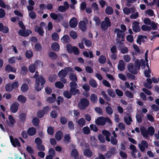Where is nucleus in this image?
Returning a JSON list of instances; mask_svg holds the SVG:
<instances>
[{
  "mask_svg": "<svg viewBox=\"0 0 159 159\" xmlns=\"http://www.w3.org/2000/svg\"><path fill=\"white\" fill-rule=\"evenodd\" d=\"M145 63L143 60L139 61V60H136L134 62V65L132 63H130L127 65V69L130 72L134 74H136L138 73L140 69L141 65H145Z\"/></svg>",
  "mask_w": 159,
  "mask_h": 159,
  "instance_id": "nucleus-1",
  "label": "nucleus"
},
{
  "mask_svg": "<svg viewBox=\"0 0 159 159\" xmlns=\"http://www.w3.org/2000/svg\"><path fill=\"white\" fill-rule=\"evenodd\" d=\"M35 82V88L37 91H39L43 88L45 80L43 76H41L36 78Z\"/></svg>",
  "mask_w": 159,
  "mask_h": 159,
  "instance_id": "nucleus-2",
  "label": "nucleus"
},
{
  "mask_svg": "<svg viewBox=\"0 0 159 159\" xmlns=\"http://www.w3.org/2000/svg\"><path fill=\"white\" fill-rule=\"evenodd\" d=\"M141 133L143 136L145 138L148 137L149 134L151 136L155 132V130L153 128L150 127L147 131L145 127H142L140 128Z\"/></svg>",
  "mask_w": 159,
  "mask_h": 159,
  "instance_id": "nucleus-3",
  "label": "nucleus"
},
{
  "mask_svg": "<svg viewBox=\"0 0 159 159\" xmlns=\"http://www.w3.org/2000/svg\"><path fill=\"white\" fill-rule=\"evenodd\" d=\"M107 122L111 124V120L107 117H100L95 120L96 124L98 125H104Z\"/></svg>",
  "mask_w": 159,
  "mask_h": 159,
  "instance_id": "nucleus-4",
  "label": "nucleus"
},
{
  "mask_svg": "<svg viewBox=\"0 0 159 159\" xmlns=\"http://www.w3.org/2000/svg\"><path fill=\"white\" fill-rule=\"evenodd\" d=\"M114 32L117 34V38L116 40L117 41L118 40L124 41V32L120 30V29H116L114 30Z\"/></svg>",
  "mask_w": 159,
  "mask_h": 159,
  "instance_id": "nucleus-5",
  "label": "nucleus"
},
{
  "mask_svg": "<svg viewBox=\"0 0 159 159\" xmlns=\"http://www.w3.org/2000/svg\"><path fill=\"white\" fill-rule=\"evenodd\" d=\"M69 85L70 88V92L72 95H75L78 93L79 90L76 89L77 86L76 83L75 82H72L70 83Z\"/></svg>",
  "mask_w": 159,
  "mask_h": 159,
  "instance_id": "nucleus-6",
  "label": "nucleus"
},
{
  "mask_svg": "<svg viewBox=\"0 0 159 159\" xmlns=\"http://www.w3.org/2000/svg\"><path fill=\"white\" fill-rule=\"evenodd\" d=\"M73 71L72 68L70 67H66L64 70H62L58 73L59 76L62 78L65 77L68 73Z\"/></svg>",
  "mask_w": 159,
  "mask_h": 159,
  "instance_id": "nucleus-7",
  "label": "nucleus"
},
{
  "mask_svg": "<svg viewBox=\"0 0 159 159\" xmlns=\"http://www.w3.org/2000/svg\"><path fill=\"white\" fill-rule=\"evenodd\" d=\"M89 101L85 98L82 99L79 104V107L80 109H84L86 107L89 105Z\"/></svg>",
  "mask_w": 159,
  "mask_h": 159,
  "instance_id": "nucleus-8",
  "label": "nucleus"
},
{
  "mask_svg": "<svg viewBox=\"0 0 159 159\" xmlns=\"http://www.w3.org/2000/svg\"><path fill=\"white\" fill-rule=\"evenodd\" d=\"M111 24L110 21V19L107 17H106L104 21L101 23V27L103 30H105L107 29L108 27L110 26Z\"/></svg>",
  "mask_w": 159,
  "mask_h": 159,
  "instance_id": "nucleus-9",
  "label": "nucleus"
},
{
  "mask_svg": "<svg viewBox=\"0 0 159 159\" xmlns=\"http://www.w3.org/2000/svg\"><path fill=\"white\" fill-rule=\"evenodd\" d=\"M138 146L140 150L142 152H144L145 149L148 148V144L146 141L143 140L141 143L138 144Z\"/></svg>",
  "mask_w": 159,
  "mask_h": 159,
  "instance_id": "nucleus-10",
  "label": "nucleus"
},
{
  "mask_svg": "<svg viewBox=\"0 0 159 159\" xmlns=\"http://www.w3.org/2000/svg\"><path fill=\"white\" fill-rule=\"evenodd\" d=\"M50 17L54 20H57V21H60L63 20V17L60 14H57L54 13H51L50 14Z\"/></svg>",
  "mask_w": 159,
  "mask_h": 159,
  "instance_id": "nucleus-11",
  "label": "nucleus"
},
{
  "mask_svg": "<svg viewBox=\"0 0 159 159\" xmlns=\"http://www.w3.org/2000/svg\"><path fill=\"white\" fill-rule=\"evenodd\" d=\"M31 31L28 30H25L22 29L20 30L18 32V34L20 36L23 37L28 36L30 34H31Z\"/></svg>",
  "mask_w": 159,
  "mask_h": 159,
  "instance_id": "nucleus-12",
  "label": "nucleus"
},
{
  "mask_svg": "<svg viewBox=\"0 0 159 159\" xmlns=\"http://www.w3.org/2000/svg\"><path fill=\"white\" fill-rule=\"evenodd\" d=\"M69 7V5L67 2H64V6H61L58 7V10L61 12H64L67 10Z\"/></svg>",
  "mask_w": 159,
  "mask_h": 159,
  "instance_id": "nucleus-13",
  "label": "nucleus"
},
{
  "mask_svg": "<svg viewBox=\"0 0 159 159\" xmlns=\"http://www.w3.org/2000/svg\"><path fill=\"white\" fill-rule=\"evenodd\" d=\"M19 106V104L17 102L13 103L10 107L11 111L13 113H16L18 110Z\"/></svg>",
  "mask_w": 159,
  "mask_h": 159,
  "instance_id": "nucleus-14",
  "label": "nucleus"
},
{
  "mask_svg": "<svg viewBox=\"0 0 159 159\" xmlns=\"http://www.w3.org/2000/svg\"><path fill=\"white\" fill-rule=\"evenodd\" d=\"M71 156L74 157L75 159H82V157H79V153L78 151L75 149H73L71 152Z\"/></svg>",
  "mask_w": 159,
  "mask_h": 159,
  "instance_id": "nucleus-15",
  "label": "nucleus"
},
{
  "mask_svg": "<svg viewBox=\"0 0 159 159\" xmlns=\"http://www.w3.org/2000/svg\"><path fill=\"white\" fill-rule=\"evenodd\" d=\"M136 11L134 8H128L126 7H124L123 9L124 13L126 15H128L131 13H134Z\"/></svg>",
  "mask_w": 159,
  "mask_h": 159,
  "instance_id": "nucleus-16",
  "label": "nucleus"
},
{
  "mask_svg": "<svg viewBox=\"0 0 159 159\" xmlns=\"http://www.w3.org/2000/svg\"><path fill=\"white\" fill-rule=\"evenodd\" d=\"M8 121H7V124L10 126L12 127L16 123V120L11 115L8 116Z\"/></svg>",
  "mask_w": 159,
  "mask_h": 159,
  "instance_id": "nucleus-17",
  "label": "nucleus"
},
{
  "mask_svg": "<svg viewBox=\"0 0 159 159\" xmlns=\"http://www.w3.org/2000/svg\"><path fill=\"white\" fill-rule=\"evenodd\" d=\"M10 140L12 145L14 147L20 146V145L18 140L16 138L13 139L10 137Z\"/></svg>",
  "mask_w": 159,
  "mask_h": 159,
  "instance_id": "nucleus-18",
  "label": "nucleus"
},
{
  "mask_svg": "<svg viewBox=\"0 0 159 159\" xmlns=\"http://www.w3.org/2000/svg\"><path fill=\"white\" fill-rule=\"evenodd\" d=\"M132 29L133 31L135 32H139L140 30L139 23L138 22L135 21L132 24Z\"/></svg>",
  "mask_w": 159,
  "mask_h": 159,
  "instance_id": "nucleus-19",
  "label": "nucleus"
},
{
  "mask_svg": "<svg viewBox=\"0 0 159 159\" xmlns=\"http://www.w3.org/2000/svg\"><path fill=\"white\" fill-rule=\"evenodd\" d=\"M78 24V21L75 18H71L69 21V25L70 27L72 28L75 27Z\"/></svg>",
  "mask_w": 159,
  "mask_h": 159,
  "instance_id": "nucleus-20",
  "label": "nucleus"
},
{
  "mask_svg": "<svg viewBox=\"0 0 159 159\" xmlns=\"http://www.w3.org/2000/svg\"><path fill=\"white\" fill-rule=\"evenodd\" d=\"M146 65L147 67V68L145 69L144 71V73L145 76L147 78H149L151 76V71L149 68V65L148 63H146Z\"/></svg>",
  "mask_w": 159,
  "mask_h": 159,
  "instance_id": "nucleus-21",
  "label": "nucleus"
},
{
  "mask_svg": "<svg viewBox=\"0 0 159 159\" xmlns=\"http://www.w3.org/2000/svg\"><path fill=\"white\" fill-rule=\"evenodd\" d=\"M147 39V37L144 35H140L138 37L137 42L139 44H141L142 42L143 43Z\"/></svg>",
  "mask_w": 159,
  "mask_h": 159,
  "instance_id": "nucleus-22",
  "label": "nucleus"
},
{
  "mask_svg": "<svg viewBox=\"0 0 159 159\" xmlns=\"http://www.w3.org/2000/svg\"><path fill=\"white\" fill-rule=\"evenodd\" d=\"M50 110V108L48 107H46L44 109V111H40L37 113V116L40 118H42L44 114V111H46Z\"/></svg>",
  "mask_w": 159,
  "mask_h": 159,
  "instance_id": "nucleus-23",
  "label": "nucleus"
},
{
  "mask_svg": "<svg viewBox=\"0 0 159 159\" xmlns=\"http://www.w3.org/2000/svg\"><path fill=\"white\" fill-rule=\"evenodd\" d=\"M118 68L120 71H123L125 69V65L124 61L122 60H120L119 61L118 65Z\"/></svg>",
  "mask_w": 159,
  "mask_h": 159,
  "instance_id": "nucleus-24",
  "label": "nucleus"
},
{
  "mask_svg": "<svg viewBox=\"0 0 159 159\" xmlns=\"http://www.w3.org/2000/svg\"><path fill=\"white\" fill-rule=\"evenodd\" d=\"M34 31L37 32L39 35H43L44 33V31L43 30L42 28L38 26H36L34 28Z\"/></svg>",
  "mask_w": 159,
  "mask_h": 159,
  "instance_id": "nucleus-25",
  "label": "nucleus"
},
{
  "mask_svg": "<svg viewBox=\"0 0 159 159\" xmlns=\"http://www.w3.org/2000/svg\"><path fill=\"white\" fill-rule=\"evenodd\" d=\"M17 101L22 103H24L26 101V98L22 95H20L17 98Z\"/></svg>",
  "mask_w": 159,
  "mask_h": 159,
  "instance_id": "nucleus-26",
  "label": "nucleus"
},
{
  "mask_svg": "<svg viewBox=\"0 0 159 159\" xmlns=\"http://www.w3.org/2000/svg\"><path fill=\"white\" fill-rule=\"evenodd\" d=\"M85 120L84 118H81L77 121H76V123L80 127H82L85 124Z\"/></svg>",
  "mask_w": 159,
  "mask_h": 159,
  "instance_id": "nucleus-27",
  "label": "nucleus"
},
{
  "mask_svg": "<svg viewBox=\"0 0 159 159\" xmlns=\"http://www.w3.org/2000/svg\"><path fill=\"white\" fill-rule=\"evenodd\" d=\"M5 70L8 72L11 71L13 72H15L16 70V68L12 67L9 65H7L5 68Z\"/></svg>",
  "mask_w": 159,
  "mask_h": 159,
  "instance_id": "nucleus-28",
  "label": "nucleus"
},
{
  "mask_svg": "<svg viewBox=\"0 0 159 159\" xmlns=\"http://www.w3.org/2000/svg\"><path fill=\"white\" fill-rule=\"evenodd\" d=\"M84 155L88 157H90L93 154L92 152L89 149H85L83 152Z\"/></svg>",
  "mask_w": 159,
  "mask_h": 159,
  "instance_id": "nucleus-29",
  "label": "nucleus"
},
{
  "mask_svg": "<svg viewBox=\"0 0 159 159\" xmlns=\"http://www.w3.org/2000/svg\"><path fill=\"white\" fill-rule=\"evenodd\" d=\"M33 64L35 65L36 69H39L42 68L43 66L42 62L39 60L36 61Z\"/></svg>",
  "mask_w": 159,
  "mask_h": 159,
  "instance_id": "nucleus-30",
  "label": "nucleus"
},
{
  "mask_svg": "<svg viewBox=\"0 0 159 159\" xmlns=\"http://www.w3.org/2000/svg\"><path fill=\"white\" fill-rule=\"evenodd\" d=\"M27 132L29 135L33 136L36 134V130L34 128L31 127L28 130Z\"/></svg>",
  "mask_w": 159,
  "mask_h": 159,
  "instance_id": "nucleus-31",
  "label": "nucleus"
},
{
  "mask_svg": "<svg viewBox=\"0 0 159 159\" xmlns=\"http://www.w3.org/2000/svg\"><path fill=\"white\" fill-rule=\"evenodd\" d=\"M103 134L106 136V139L108 142L110 141V133L107 131L104 130L102 131Z\"/></svg>",
  "mask_w": 159,
  "mask_h": 159,
  "instance_id": "nucleus-32",
  "label": "nucleus"
},
{
  "mask_svg": "<svg viewBox=\"0 0 159 159\" xmlns=\"http://www.w3.org/2000/svg\"><path fill=\"white\" fill-rule=\"evenodd\" d=\"M51 48L53 50L55 51H57L59 49L60 46L57 43L55 42L52 44Z\"/></svg>",
  "mask_w": 159,
  "mask_h": 159,
  "instance_id": "nucleus-33",
  "label": "nucleus"
},
{
  "mask_svg": "<svg viewBox=\"0 0 159 159\" xmlns=\"http://www.w3.org/2000/svg\"><path fill=\"white\" fill-rule=\"evenodd\" d=\"M63 134L61 131H59L57 132L55 135V138L58 140H60L62 137Z\"/></svg>",
  "mask_w": 159,
  "mask_h": 159,
  "instance_id": "nucleus-34",
  "label": "nucleus"
},
{
  "mask_svg": "<svg viewBox=\"0 0 159 159\" xmlns=\"http://www.w3.org/2000/svg\"><path fill=\"white\" fill-rule=\"evenodd\" d=\"M61 40L63 43H67L70 42V39L69 37L67 35H65L61 38Z\"/></svg>",
  "mask_w": 159,
  "mask_h": 159,
  "instance_id": "nucleus-35",
  "label": "nucleus"
},
{
  "mask_svg": "<svg viewBox=\"0 0 159 159\" xmlns=\"http://www.w3.org/2000/svg\"><path fill=\"white\" fill-rule=\"evenodd\" d=\"M56 99L55 95L54 94H52V97H48L47 99V101L49 103H52L55 101Z\"/></svg>",
  "mask_w": 159,
  "mask_h": 159,
  "instance_id": "nucleus-36",
  "label": "nucleus"
},
{
  "mask_svg": "<svg viewBox=\"0 0 159 159\" xmlns=\"http://www.w3.org/2000/svg\"><path fill=\"white\" fill-rule=\"evenodd\" d=\"M89 84L92 87L96 88L97 86V84L96 81L93 79H91L89 81Z\"/></svg>",
  "mask_w": 159,
  "mask_h": 159,
  "instance_id": "nucleus-37",
  "label": "nucleus"
},
{
  "mask_svg": "<svg viewBox=\"0 0 159 159\" xmlns=\"http://www.w3.org/2000/svg\"><path fill=\"white\" fill-rule=\"evenodd\" d=\"M131 153L132 156L134 158H136L137 157H139L141 156L140 153L139 151H132Z\"/></svg>",
  "mask_w": 159,
  "mask_h": 159,
  "instance_id": "nucleus-38",
  "label": "nucleus"
},
{
  "mask_svg": "<svg viewBox=\"0 0 159 159\" xmlns=\"http://www.w3.org/2000/svg\"><path fill=\"white\" fill-rule=\"evenodd\" d=\"M69 78L73 82H75L77 81V76L74 73H71L70 75Z\"/></svg>",
  "mask_w": 159,
  "mask_h": 159,
  "instance_id": "nucleus-39",
  "label": "nucleus"
},
{
  "mask_svg": "<svg viewBox=\"0 0 159 159\" xmlns=\"http://www.w3.org/2000/svg\"><path fill=\"white\" fill-rule=\"evenodd\" d=\"M29 89V86L27 84L25 83L22 84L21 87V90L23 92L27 91Z\"/></svg>",
  "mask_w": 159,
  "mask_h": 159,
  "instance_id": "nucleus-40",
  "label": "nucleus"
},
{
  "mask_svg": "<svg viewBox=\"0 0 159 159\" xmlns=\"http://www.w3.org/2000/svg\"><path fill=\"white\" fill-rule=\"evenodd\" d=\"M113 12V9L111 7L108 6L105 9L106 13L108 15H111Z\"/></svg>",
  "mask_w": 159,
  "mask_h": 159,
  "instance_id": "nucleus-41",
  "label": "nucleus"
},
{
  "mask_svg": "<svg viewBox=\"0 0 159 159\" xmlns=\"http://www.w3.org/2000/svg\"><path fill=\"white\" fill-rule=\"evenodd\" d=\"M90 100L92 102H96L98 100V98L97 95L94 94H92L90 96Z\"/></svg>",
  "mask_w": 159,
  "mask_h": 159,
  "instance_id": "nucleus-42",
  "label": "nucleus"
},
{
  "mask_svg": "<svg viewBox=\"0 0 159 159\" xmlns=\"http://www.w3.org/2000/svg\"><path fill=\"white\" fill-rule=\"evenodd\" d=\"M83 54L84 56L86 57H90V58H92L93 57V55L92 52L89 51V53L88 52L85 51L83 52Z\"/></svg>",
  "mask_w": 159,
  "mask_h": 159,
  "instance_id": "nucleus-43",
  "label": "nucleus"
},
{
  "mask_svg": "<svg viewBox=\"0 0 159 159\" xmlns=\"http://www.w3.org/2000/svg\"><path fill=\"white\" fill-rule=\"evenodd\" d=\"M80 28L83 31H84L86 29L85 22L83 21H80L79 23Z\"/></svg>",
  "mask_w": 159,
  "mask_h": 159,
  "instance_id": "nucleus-44",
  "label": "nucleus"
},
{
  "mask_svg": "<svg viewBox=\"0 0 159 159\" xmlns=\"http://www.w3.org/2000/svg\"><path fill=\"white\" fill-rule=\"evenodd\" d=\"M106 60V57L103 55H101L98 59L99 62L101 64L104 63Z\"/></svg>",
  "mask_w": 159,
  "mask_h": 159,
  "instance_id": "nucleus-45",
  "label": "nucleus"
},
{
  "mask_svg": "<svg viewBox=\"0 0 159 159\" xmlns=\"http://www.w3.org/2000/svg\"><path fill=\"white\" fill-rule=\"evenodd\" d=\"M141 29L145 31H150L151 30V28L146 25H143L141 26Z\"/></svg>",
  "mask_w": 159,
  "mask_h": 159,
  "instance_id": "nucleus-46",
  "label": "nucleus"
},
{
  "mask_svg": "<svg viewBox=\"0 0 159 159\" xmlns=\"http://www.w3.org/2000/svg\"><path fill=\"white\" fill-rule=\"evenodd\" d=\"M36 69V67L33 64H31L29 67V71L31 73H34L35 72Z\"/></svg>",
  "mask_w": 159,
  "mask_h": 159,
  "instance_id": "nucleus-47",
  "label": "nucleus"
},
{
  "mask_svg": "<svg viewBox=\"0 0 159 159\" xmlns=\"http://www.w3.org/2000/svg\"><path fill=\"white\" fill-rule=\"evenodd\" d=\"M6 89L7 91L11 92L13 89V87L11 84H7L6 86Z\"/></svg>",
  "mask_w": 159,
  "mask_h": 159,
  "instance_id": "nucleus-48",
  "label": "nucleus"
},
{
  "mask_svg": "<svg viewBox=\"0 0 159 159\" xmlns=\"http://www.w3.org/2000/svg\"><path fill=\"white\" fill-rule=\"evenodd\" d=\"M64 138V141L65 143H68L70 142V138L69 134H65Z\"/></svg>",
  "mask_w": 159,
  "mask_h": 159,
  "instance_id": "nucleus-49",
  "label": "nucleus"
},
{
  "mask_svg": "<svg viewBox=\"0 0 159 159\" xmlns=\"http://www.w3.org/2000/svg\"><path fill=\"white\" fill-rule=\"evenodd\" d=\"M33 55V53L31 51L29 50L26 51L25 56L27 58H30L32 57Z\"/></svg>",
  "mask_w": 159,
  "mask_h": 159,
  "instance_id": "nucleus-50",
  "label": "nucleus"
},
{
  "mask_svg": "<svg viewBox=\"0 0 159 159\" xmlns=\"http://www.w3.org/2000/svg\"><path fill=\"white\" fill-rule=\"evenodd\" d=\"M106 111L107 113L109 115L112 114L113 112L112 109L111 107L109 106H108L106 107Z\"/></svg>",
  "mask_w": 159,
  "mask_h": 159,
  "instance_id": "nucleus-51",
  "label": "nucleus"
},
{
  "mask_svg": "<svg viewBox=\"0 0 159 159\" xmlns=\"http://www.w3.org/2000/svg\"><path fill=\"white\" fill-rule=\"evenodd\" d=\"M124 120L126 124L129 125L130 124V122L132 121L131 117L130 116L126 117L124 118Z\"/></svg>",
  "mask_w": 159,
  "mask_h": 159,
  "instance_id": "nucleus-52",
  "label": "nucleus"
},
{
  "mask_svg": "<svg viewBox=\"0 0 159 159\" xmlns=\"http://www.w3.org/2000/svg\"><path fill=\"white\" fill-rule=\"evenodd\" d=\"M101 94L104 98L107 101H110V98L109 97L106 93L104 91H102L101 92Z\"/></svg>",
  "mask_w": 159,
  "mask_h": 159,
  "instance_id": "nucleus-53",
  "label": "nucleus"
},
{
  "mask_svg": "<svg viewBox=\"0 0 159 159\" xmlns=\"http://www.w3.org/2000/svg\"><path fill=\"white\" fill-rule=\"evenodd\" d=\"M82 131L83 133L86 134H89L90 132L89 128L88 126L84 127L83 128Z\"/></svg>",
  "mask_w": 159,
  "mask_h": 159,
  "instance_id": "nucleus-54",
  "label": "nucleus"
},
{
  "mask_svg": "<svg viewBox=\"0 0 159 159\" xmlns=\"http://www.w3.org/2000/svg\"><path fill=\"white\" fill-rule=\"evenodd\" d=\"M107 93L109 95L112 97H114L116 95L113 90L111 89H108L107 90Z\"/></svg>",
  "mask_w": 159,
  "mask_h": 159,
  "instance_id": "nucleus-55",
  "label": "nucleus"
},
{
  "mask_svg": "<svg viewBox=\"0 0 159 159\" xmlns=\"http://www.w3.org/2000/svg\"><path fill=\"white\" fill-rule=\"evenodd\" d=\"M66 48L67 51L69 53L72 52L73 50H74L73 49H74V47H72L70 44H68L67 45Z\"/></svg>",
  "mask_w": 159,
  "mask_h": 159,
  "instance_id": "nucleus-56",
  "label": "nucleus"
},
{
  "mask_svg": "<svg viewBox=\"0 0 159 159\" xmlns=\"http://www.w3.org/2000/svg\"><path fill=\"white\" fill-rule=\"evenodd\" d=\"M0 6L3 8L6 7L7 9L10 8L9 6L8 5H6L2 0H0Z\"/></svg>",
  "mask_w": 159,
  "mask_h": 159,
  "instance_id": "nucleus-57",
  "label": "nucleus"
},
{
  "mask_svg": "<svg viewBox=\"0 0 159 159\" xmlns=\"http://www.w3.org/2000/svg\"><path fill=\"white\" fill-rule=\"evenodd\" d=\"M52 39L55 41H57L59 39V35L56 33H54L52 35Z\"/></svg>",
  "mask_w": 159,
  "mask_h": 159,
  "instance_id": "nucleus-58",
  "label": "nucleus"
},
{
  "mask_svg": "<svg viewBox=\"0 0 159 159\" xmlns=\"http://www.w3.org/2000/svg\"><path fill=\"white\" fill-rule=\"evenodd\" d=\"M55 85L56 87L59 89L62 88L64 87L63 84L60 81L56 82L55 84Z\"/></svg>",
  "mask_w": 159,
  "mask_h": 159,
  "instance_id": "nucleus-59",
  "label": "nucleus"
},
{
  "mask_svg": "<svg viewBox=\"0 0 159 159\" xmlns=\"http://www.w3.org/2000/svg\"><path fill=\"white\" fill-rule=\"evenodd\" d=\"M70 37L74 39H75L77 37V34L74 31H71L70 33Z\"/></svg>",
  "mask_w": 159,
  "mask_h": 159,
  "instance_id": "nucleus-60",
  "label": "nucleus"
},
{
  "mask_svg": "<svg viewBox=\"0 0 159 159\" xmlns=\"http://www.w3.org/2000/svg\"><path fill=\"white\" fill-rule=\"evenodd\" d=\"M25 114L24 113H21L20 116L19 118L20 120L22 121H25Z\"/></svg>",
  "mask_w": 159,
  "mask_h": 159,
  "instance_id": "nucleus-61",
  "label": "nucleus"
},
{
  "mask_svg": "<svg viewBox=\"0 0 159 159\" xmlns=\"http://www.w3.org/2000/svg\"><path fill=\"white\" fill-rule=\"evenodd\" d=\"M36 148L38 149L41 151H44L45 150L44 146L41 144L37 145Z\"/></svg>",
  "mask_w": 159,
  "mask_h": 159,
  "instance_id": "nucleus-62",
  "label": "nucleus"
},
{
  "mask_svg": "<svg viewBox=\"0 0 159 159\" xmlns=\"http://www.w3.org/2000/svg\"><path fill=\"white\" fill-rule=\"evenodd\" d=\"M124 59L125 61L127 62H129L131 60L130 57L128 55H125L124 56Z\"/></svg>",
  "mask_w": 159,
  "mask_h": 159,
  "instance_id": "nucleus-63",
  "label": "nucleus"
},
{
  "mask_svg": "<svg viewBox=\"0 0 159 159\" xmlns=\"http://www.w3.org/2000/svg\"><path fill=\"white\" fill-rule=\"evenodd\" d=\"M63 94L64 96L67 98H70L71 97V95H72L71 93H70L68 91L64 92Z\"/></svg>",
  "mask_w": 159,
  "mask_h": 159,
  "instance_id": "nucleus-64",
  "label": "nucleus"
}]
</instances>
